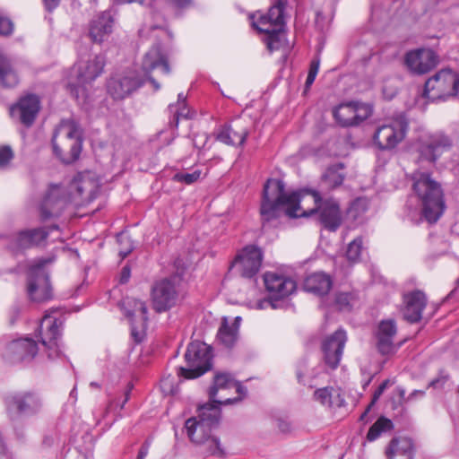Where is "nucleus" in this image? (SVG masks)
Returning <instances> with one entry per match:
<instances>
[{"mask_svg":"<svg viewBox=\"0 0 459 459\" xmlns=\"http://www.w3.org/2000/svg\"><path fill=\"white\" fill-rule=\"evenodd\" d=\"M300 210V196L297 192L287 193L285 184L281 179L268 178L264 185L260 216L262 227L278 220L282 214L289 218H298Z\"/></svg>","mask_w":459,"mask_h":459,"instance_id":"f257e3e1","label":"nucleus"},{"mask_svg":"<svg viewBox=\"0 0 459 459\" xmlns=\"http://www.w3.org/2000/svg\"><path fill=\"white\" fill-rule=\"evenodd\" d=\"M221 416V408L212 404H204L198 408V416L186 420L185 429L193 443L202 445L204 452L210 455L223 458L226 452L221 446L219 437L212 435L217 429Z\"/></svg>","mask_w":459,"mask_h":459,"instance_id":"f03ea898","label":"nucleus"},{"mask_svg":"<svg viewBox=\"0 0 459 459\" xmlns=\"http://www.w3.org/2000/svg\"><path fill=\"white\" fill-rule=\"evenodd\" d=\"M412 180V189L420 203V219L436 223L446 208L441 185L429 172L415 171Z\"/></svg>","mask_w":459,"mask_h":459,"instance_id":"7ed1b4c3","label":"nucleus"},{"mask_svg":"<svg viewBox=\"0 0 459 459\" xmlns=\"http://www.w3.org/2000/svg\"><path fill=\"white\" fill-rule=\"evenodd\" d=\"M51 144L53 153L63 163L71 164L77 160L82 146L79 124L73 119L62 120L54 130Z\"/></svg>","mask_w":459,"mask_h":459,"instance_id":"20e7f679","label":"nucleus"},{"mask_svg":"<svg viewBox=\"0 0 459 459\" xmlns=\"http://www.w3.org/2000/svg\"><path fill=\"white\" fill-rule=\"evenodd\" d=\"M54 256L35 259L28 267L26 292L29 299L35 303H43L54 298L49 273L46 266L54 262Z\"/></svg>","mask_w":459,"mask_h":459,"instance_id":"39448f33","label":"nucleus"},{"mask_svg":"<svg viewBox=\"0 0 459 459\" xmlns=\"http://www.w3.org/2000/svg\"><path fill=\"white\" fill-rule=\"evenodd\" d=\"M212 349L200 341L191 342L185 352L186 367H179L178 375L186 379L200 377L212 368Z\"/></svg>","mask_w":459,"mask_h":459,"instance_id":"423d86ee","label":"nucleus"},{"mask_svg":"<svg viewBox=\"0 0 459 459\" xmlns=\"http://www.w3.org/2000/svg\"><path fill=\"white\" fill-rule=\"evenodd\" d=\"M458 93L459 74L451 68H443L425 82L422 96L437 102L455 98Z\"/></svg>","mask_w":459,"mask_h":459,"instance_id":"0eeeda50","label":"nucleus"},{"mask_svg":"<svg viewBox=\"0 0 459 459\" xmlns=\"http://www.w3.org/2000/svg\"><path fill=\"white\" fill-rule=\"evenodd\" d=\"M311 194L315 199L316 206L302 212L303 217H311L325 230L335 232L342 222V216L339 203L328 198L323 200L319 191L311 190Z\"/></svg>","mask_w":459,"mask_h":459,"instance_id":"6e6552de","label":"nucleus"},{"mask_svg":"<svg viewBox=\"0 0 459 459\" xmlns=\"http://www.w3.org/2000/svg\"><path fill=\"white\" fill-rule=\"evenodd\" d=\"M182 275L177 273L153 282L151 299L157 313L166 312L177 305Z\"/></svg>","mask_w":459,"mask_h":459,"instance_id":"1a4fd4ad","label":"nucleus"},{"mask_svg":"<svg viewBox=\"0 0 459 459\" xmlns=\"http://www.w3.org/2000/svg\"><path fill=\"white\" fill-rule=\"evenodd\" d=\"M408 130V119L401 115L376 129L372 136L373 144L379 151H392L405 138Z\"/></svg>","mask_w":459,"mask_h":459,"instance_id":"9d476101","label":"nucleus"},{"mask_svg":"<svg viewBox=\"0 0 459 459\" xmlns=\"http://www.w3.org/2000/svg\"><path fill=\"white\" fill-rule=\"evenodd\" d=\"M49 237V230L44 227L24 229L11 234L2 236L6 240L5 248L12 255L24 254L28 249L39 247L45 244Z\"/></svg>","mask_w":459,"mask_h":459,"instance_id":"9b49d317","label":"nucleus"},{"mask_svg":"<svg viewBox=\"0 0 459 459\" xmlns=\"http://www.w3.org/2000/svg\"><path fill=\"white\" fill-rule=\"evenodd\" d=\"M4 403L7 414L12 420H15L22 416L34 415L42 407L39 395L31 391L11 394L5 397Z\"/></svg>","mask_w":459,"mask_h":459,"instance_id":"f8f14e48","label":"nucleus"},{"mask_svg":"<svg viewBox=\"0 0 459 459\" xmlns=\"http://www.w3.org/2000/svg\"><path fill=\"white\" fill-rule=\"evenodd\" d=\"M71 201V192L65 186L51 184L39 205L41 221L59 217Z\"/></svg>","mask_w":459,"mask_h":459,"instance_id":"ddd939ff","label":"nucleus"},{"mask_svg":"<svg viewBox=\"0 0 459 459\" xmlns=\"http://www.w3.org/2000/svg\"><path fill=\"white\" fill-rule=\"evenodd\" d=\"M64 322L61 319L55 318L46 315L39 327V336L40 342L46 348L48 358L56 359L63 355L59 341L62 336Z\"/></svg>","mask_w":459,"mask_h":459,"instance_id":"4468645a","label":"nucleus"},{"mask_svg":"<svg viewBox=\"0 0 459 459\" xmlns=\"http://www.w3.org/2000/svg\"><path fill=\"white\" fill-rule=\"evenodd\" d=\"M263 258L264 254L260 247L247 245L236 255L230 269H235L243 278L252 279L258 273Z\"/></svg>","mask_w":459,"mask_h":459,"instance_id":"2eb2a0df","label":"nucleus"},{"mask_svg":"<svg viewBox=\"0 0 459 459\" xmlns=\"http://www.w3.org/2000/svg\"><path fill=\"white\" fill-rule=\"evenodd\" d=\"M104 65L105 57L102 55H97L94 59L87 62L80 60L76 64L78 84L72 82L67 84L70 94L78 100L80 92L84 91L82 85L91 82L100 76L103 72Z\"/></svg>","mask_w":459,"mask_h":459,"instance_id":"dca6fc26","label":"nucleus"},{"mask_svg":"<svg viewBox=\"0 0 459 459\" xmlns=\"http://www.w3.org/2000/svg\"><path fill=\"white\" fill-rule=\"evenodd\" d=\"M38 351V344L33 339L22 338L8 342L2 356L11 365H27L34 359Z\"/></svg>","mask_w":459,"mask_h":459,"instance_id":"f3484780","label":"nucleus"},{"mask_svg":"<svg viewBox=\"0 0 459 459\" xmlns=\"http://www.w3.org/2000/svg\"><path fill=\"white\" fill-rule=\"evenodd\" d=\"M397 333V326L393 319L382 320L378 323L374 333L373 340L377 352L381 356H392L400 348V344L394 342Z\"/></svg>","mask_w":459,"mask_h":459,"instance_id":"a211bd4d","label":"nucleus"},{"mask_svg":"<svg viewBox=\"0 0 459 459\" xmlns=\"http://www.w3.org/2000/svg\"><path fill=\"white\" fill-rule=\"evenodd\" d=\"M264 281L270 294V304L273 308L280 307L279 302L292 294L296 289V281L276 273H266Z\"/></svg>","mask_w":459,"mask_h":459,"instance_id":"6ab92c4d","label":"nucleus"},{"mask_svg":"<svg viewBox=\"0 0 459 459\" xmlns=\"http://www.w3.org/2000/svg\"><path fill=\"white\" fill-rule=\"evenodd\" d=\"M439 63L438 55L430 48H417L405 54L404 65L412 74L421 75L433 70Z\"/></svg>","mask_w":459,"mask_h":459,"instance_id":"aec40b11","label":"nucleus"},{"mask_svg":"<svg viewBox=\"0 0 459 459\" xmlns=\"http://www.w3.org/2000/svg\"><path fill=\"white\" fill-rule=\"evenodd\" d=\"M39 98L33 93L27 94L19 99L18 102L10 108V115L16 116L19 121L26 127H30L39 112Z\"/></svg>","mask_w":459,"mask_h":459,"instance_id":"412c9836","label":"nucleus"},{"mask_svg":"<svg viewBox=\"0 0 459 459\" xmlns=\"http://www.w3.org/2000/svg\"><path fill=\"white\" fill-rule=\"evenodd\" d=\"M346 341V332L340 328L323 342L324 361L330 368L339 366Z\"/></svg>","mask_w":459,"mask_h":459,"instance_id":"4be33fe9","label":"nucleus"},{"mask_svg":"<svg viewBox=\"0 0 459 459\" xmlns=\"http://www.w3.org/2000/svg\"><path fill=\"white\" fill-rule=\"evenodd\" d=\"M160 67L164 74L170 73V67L167 56L162 53L160 44L153 45L150 50L144 55L142 69L147 76V80L152 84L155 91L160 90V83L151 75V73Z\"/></svg>","mask_w":459,"mask_h":459,"instance_id":"5701e85b","label":"nucleus"},{"mask_svg":"<svg viewBox=\"0 0 459 459\" xmlns=\"http://www.w3.org/2000/svg\"><path fill=\"white\" fill-rule=\"evenodd\" d=\"M125 316L131 322V334L136 342H141L139 328H146L148 321V308L146 304L140 299H129L125 301Z\"/></svg>","mask_w":459,"mask_h":459,"instance_id":"b1692460","label":"nucleus"},{"mask_svg":"<svg viewBox=\"0 0 459 459\" xmlns=\"http://www.w3.org/2000/svg\"><path fill=\"white\" fill-rule=\"evenodd\" d=\"M249 130L240 120L233 124H225L219 126L215 132V139L224 144L241 147L245 144Z\"/></svg>","mask_w":459,"mask_h":459,"instance_id":"393cba45","label":"nucleus"},{"mask_svg":"<svg viewBox=\"0 0 459 459\" xmlns=\"http://www.w3.org/2000/svg\"><path fill=\"white\" fill-rule=\"evenodd\" d=\"M451 146L452 141L447 135L442 133L436 134L420 145V158L434 164Z\"/></svg>","mask_w":459,"mask_h":459,"instance_id":"a878e982","label":"nucleus"},{"mask_svg":"<svg viewBox=\"0 0 459 459\" xmlns=\"http://www.w3.org/2000/svg\"><path fill=\"white\" fill-rule=\"evenodd\" d=\"M145 83L138 76L111 77L107 84L108 92L114 100H123Z\"/></svg>","mask_w":459,"mask_h":459,"instance_id":"bb28decb","label":"nucleus"},{"mask_svg":"<svg viewBox=\"0 0 459 459\" xmlns=\"http://www.w3.org/2000/svg\"><path fill=\"white\" fill-rule=\"evenodd\" d=\"M234 381L235 378L232 374L229 372H216L213 376L212 385L208 390L210 402L206 404L216 405L220 408V405H229L240 402V397L229 398L224 401L215 399L220 389L233 388Z\"/></svg>","mask_w":459,"mask_h":459,"instance_id":"cd10ccee","label":"nucleus"},{"mask_svg":"<svg viewBox=\"0 0 459 459\" xmlns=\"http://www.w3.org/2000/svg\"><path fill=\"white\" fill-rule=\"evenodd\" d=\"M404 319L411 324L420 321L422 311L427 305V299L424 292L421 290L411 291L404 295Z\"/></svg>","mask_w":459,"mask_h":459,"instance_id":"c85d7f7f","label":"nucleus"},{"mask_svg":"<svg viewBox=\"0 0 459 459\" xmlns=\"http://www.w3.org/2000/svg\"><path fill=\"white\" fill-rule=\"evenodd\" d=\"M113 17L106 11L92 19L90 23L89 35L94 43L103 42L112 32Z\"/></svg>","mask_w":459,"mask_h":459,"instance_id":"c756f323","label":"nucleus"},{"mask_svg":"<svg viewBox=\"0 0 459 459\" xmlns=\"http://www.w3.org/2000/svg\"><path fill=\"white\" fill-rule=\"evenodd\" d=\"M333 286L331 276L324 272H316L308 274L303 282V289L307 292L316 296L328 294Z\"/></svg>","mask_w":459,"mask_h":459,"instance_id":"7c9ffc66","label":"nucleus"},{"mask_svg":"<svg viewBox=\"0 0 459 459\" xmlns=\"http://www.w3.org/2000/svg\"><path fill=\"white\" fill-rule=\"evenodd\" d=\"M387 459H413L414 445L410 437H397L392 438L385 449Z\"/></svg>","mask_w":459,"mask_h":459,"instance_id":"2f4dec72","label":"nucleus"},{"mask_svg":"<svg viewBox=\"0 0 459 459\" xmlns=\"http://www.w3.org/2000/svg\"><path fill=\"white\" fill-rule=\"evenodd\" d=\"M343 169L344 164L342 162L328 166L320 178V191L330 192L341 186L345 179Z\"/></svg>","mask_w":459,"mask_h":459,"instance_id":"473e14b6","label":"nucleus"},{"mask_svg":"<svg viewBox=\"0 0 459 459\" xmlns=\"http://www.w3.org/2000/svg\"><path fill=\"white\" fill-rule=\"evenodd\" d=\"M19 83V76L11 60L0 51V87L11 89Z\"/></svg>","mask_w":459,"mask_h":459,"instance_id":"72a5a7b5","label":"nucleus"},{"mask_svg":"<svg viewBox=\"0 0 459 459\" xmlns=\"http://www.w3.org/2000/svg\"><path fill=\"white\" fill-rule=\"evenodd\" d=\"M355 113V101L341 103L333 109L334 119L342 127L357 126V121L353 118Z\"/></svg>","mask_w":459,"mask_h":459,"instance_id":"f704fd0d","label":"nucleus"},{"mask_svg":"<svg viewBox=\"0 0 459 459\" xmlns=\"http://www.w3.org/2000/svg\"><path fill=\"white\" fill-rule=\"evenodd\" d=\"M264 34V42L270 52L279 50L285 46L287 42L285 26H277L273 29L262 30Z\"/></svg>","mask_w":459,"mask_h":459,"instance_id":"c9c22d12","label":"nucleus"},{"mask_svg":"<svg viewBox=\"0 0 459 459\" xmlns=\"http://www.w3.org/2000/svg\"><path fill=\"white\" fill-rule=\"evenodd\" d=\"M314 399L324 406L327 407H341L343 399L337 390L332 386L318 388L314 392Z\"/></svg>","mask_w":459,"mask_h":459,"instance_id":"e433bc0d","label":"nucleus"},{"mask_svg":"<svg viewBox=\"0 0 459 459\" xmlns=\"http://www.w3.org/2000/svg\"><path fill=\"white\" fill-rule=\"evenodd\" d=\"M273 4L270 7L267 14L276 26H286L285 11L289 5V0H273Z\"/></svg>","mask_w":459,"mask_h":459,"instance_id":"4c0bfd02","label":"nucleus"},{"mask_svg":"<svg viewBox=\"0 0 459 459\" xmlns=\"http://www.w3.org/2000/svg\"><path fill=\"white\" fill-rule=\"evenodd\" d=\"M238 332L236 326H230L226 318L223 321L218 331V338L227 347L232 348L238 340Z\"/></svg>","mask_w":459,"mask_h":459,"instance_id":"58836bf2","label":"nucleus"},{"mask_svg":"<svg viewBox=\"0 0 459 459\" xmlns=\"http://www.w3.org/2000/svg\"><path fill=\"white\" fill-rule=\"evenodd\" d=\"M394 424L391 420L381 416L377 421L369 428L367 434V440L369 442L377 439L383 432L393 429Z\"/></svg>","mask_w":459,"mask_h":459,"instance_id":"ea45409f","label":"nucleus"},{"mask_svg":"<svg viewBox=\"0 0 459 459\" xmlns=\"http://www.w3.org/2000/svg\"><path fill=\"white\" fill-rule=\"evenodd\" d=\"M362 250H363V238H362V237H357L347 247V250H346L347 260L352 264L359 262Z\"/></svg>","mask_w":459,"mask_h":459,"instance_id":"a19ab883","label":"nucleus"},{"mask_svg":"<svg viewBox=\"0 0 459 459\" xmlns=\"http://www.w3.org/2000/svg\"><path fill=\"white\" fill-rule=\"evenodd\" d=\"M355 106L356 113L353 118L357 121L358 126L372 115L373 108L371 105L359 101H355Z\"/></svg>","mask_w":459,"mask_h":459,"instance_id":"79ce46f5","label":"nucleus"},{"mask_svg":"<svg viewBox=\"0 0 459 459\" xmlns=\"http://www.w3.org/2000/svg\"><path fill=\"white\" fill-rule=\"evenodd\" d=\"M201 176V170H195L192 173L178 172L173 176V180L176 182L185 183L191 185L196 182Z\"/></svg>","mask_w":459,"mask_h":459,"instance_id":"37998d69","label":"nucleus"},{"mask_svg":"<svg viewBox=\"0 0 459 459\" xmlns=\"http://www.w3.org/2000/svg\"><path fill=\"white\" fill-rule=\"evenodd\" d=\"M351 295L348 292H339L335 295L334 303L339 310H351Z\"/></svg>","mask_w":459,"mask_h":459,"instance_id":"c03bdc74","label":"nucleus"},{"mask_svg":"<svg viewBox=\"0 0 459 459\" xmlns=\"http://www.w3.org/2000/svg\"><path fill=\"white\" fill-rule=\"evenodd\" d=\"M14 24L10 18L0 13V36L9 37L13 33Z\"/></svg>","mask_w":459,"mask_h":459,"instance_id":"a18cd8bd","label":"nucleus"},{"mask_svg":"<svg viewBox=\"0 0 459 459\" xmlns=\"http://www.w3.org/2000/svg\"><path fill=\"white\" fill-rule=\"evenodd\" d=\"M319 64H320V60L318 58L313 59L311 61L310 65H309L308 74H307L306 82H305L306 89H309L311 87V85L313 84V82H315L316 77L318 73V70H319Z\"/></svg>","mask_w":459,"mask_h":459,"instance_id":"49530a36","label":"nucleus"},{"mask_svg":"<svg viewBox=\"0 0 459 459\" xmlns=\"http://www.w3.org/2000/svg\"><path fill=\"white\" fill-rule=\"evenodd\" d=\"M252 25L260 33H263L262 30L268 29V30H270V29L277 27L271 22V18L268 14L261 15L257 22H253Z\"/></svg>","mask_w":459,"mask_h":459,"instance_id":"de8ad7c7","label":"nucleus"},{"mask_svg":"<svg viewBox=\"0 0 459 459\" xmlns=\"http://www.w3.org/2000/svg\"><path fill=\"white\" fill-rule=\"evenodd\" d=\"M13 157V152L9 145L0 147V169L6 168Z\"/></svg>","mask_w":459,"mask_h":459,"instance_id":"09e8293b","label":"nucleus"},{"mask_svg":"<svg viewBox=\"0 0 459 459\" xmlns=\"http://www.w3.org/2000/svg\"><path fill=\"white\" fill-rule=\"evenodd\" d=\"M168 109L170 114H172V117L169 121V126L171 128H177L179 122V117H186V115L182 110H179L177 105H169Z\"/></svg>","mask_w":459,"mask_h":459,"instance_id":"8fccbe9b","label":"nucleus"},{"mask_svg":"<svg viewBox=\"0 0 459 459\" xmlns=\"http://www.w3.org/2000/svg\"><path fill=\"white\" fill-rule=\"evenodd\" d=\"M448 379V374H446L444 370H440L438 376L429 383L427 388L431 387L434 389H440L445 385Z\"/></svg>","mask_w":459,"mask_h":459,"instance_id":"3c124183","label":"nucleus"},{"mask_svg":"<svg viewBox=\"0 0 459 459\" xmlns=\"http://www.w3.org/2000/svg\"><path fill=\"white\" fill-rule=\"evenodd\" d=\"M390 384V381L389 379H386L385 381H383L379 385L378 387L375 390L374 394H373V396H372V403H376L377 401L380 398V396L383 394V393L385 392V390L387 388V386L389 385Z\"/></svg>","mask_w":459,"mask_h":459,"instance_id":"603ef678","label":"nucleus"},{"mask_svg":"<svg viewBox=\"0 0 459 459\" xmlns=\"http://www.w3.org/2000/svg\"><path fill=\"white\" fill-rule=\"evenodd\" d=\"M307 360L306 359H302L298 368H297V370H296V376H297V379H298V382L301 385H305L304 383V376H305V371H306V368H307Z\"/></svg>","mask_w":459,"mask_h":459,"instance_id":"864d4df0","label":"nucleus"},{"mask_svg":"<svg viewBox=\"0 0 459 459\" xmlns=\"http://www.w3.org/2000/svg\"><path fill=\"white\" fill-rule=\"evenodd\" d=\"M21 316V307L18 304H14L10 309L9 322L10 325H14L15 322Z\"/></svg>","mask_w":459,"mask_h":459,"instance_id":"5fc2aeb1","label":"nucleus"},{"mask_svg":"<svg viewBox=\"0 0 459 459\" xmlns=\"http://www.w3.org/2000/svg\"><path fill=\"white\" fill-rule=\"evenodd\" d=\"M152 440L146 439L143 445L141 446L136 459H145L149 453V449L151 446Z\"/></svg>","mask_w":459,"mask_h":459,"instance_id":"6e6d98bb","label":"nucleus"},{"mask_svg":"<svg viewBox=\"0 0 459 459\" xmlns=\"http://www.w3.org/2000/svg\"><path fill=\"white\" fill-rule=\"evenodd\" d=\"M130 277H131V268L129 265L126 264L122 268V270L120 272L119 283L120 284L127 283Z\"/></svg>","mask_w":459,"mask_h":459,"instance_id":"4d7b16f0","label":"nucleus"},{"mask_svg":"<svg viewBox=\"0 0 459 459\" xmlns=\"http://www.w3.org/2000/svg\"><path fill=\"white\" fill-rule=\"evenodd\" d=\"M277 428L283 434H288V433H290L291 431V425H290V423L289 421L285 420H282V419H278L277 420Z\"/></svg>","mask_w":459,"mask_h":459,"instance_id":"13d9d810","label":"nucleus"},{"mask_svg":"<svg viewBox=\"0 0 459 459\" xmlns=\"http://www.w3.org/2000/svg\"><path fill=\"white\" fill-rule=\"evenodd\" d=\"M233 387L236 388L237 393L239 394L238 397L242 399V396H246L247 393V387L244 386L239 381L235 379Z\"/></svg>","mask_w":459,"mask_h":459,"instance_id":"bf43d9fd","label":"nucleus"},{"mask_svg":"<svg viewBox=\"0 0 459 459\" xmlns=\"http://www.w3.org/2000/svg\"><path fill=\"white\" fill-rule=\"evenodd\" d=\"M43 2L48 12H52L60 4V0H43Z\"/></svg>","mask_w":459,"mask_h":459,"instance_id":"052dcab7","label":"nucleus"},{"mask_svg":"<svg viewBox=\"0 0 459 459\" xmlns=\"http://www.w3.org/2000/svg\"><path fill=\"white\" fill-rule=\"evenodd\" d=\"M425 394V390H414L407 396L406 401L411 402L417 398H422Z\"/></svg>","mask_w":459,"mask_h":459,"instance_id":"680f3d73","label":"nucleus"},{"mask_svg":"<svg viewBox=\"0 0 459 459\" xmlns=\"http://www.w3.org/2000/svg\"><path fill=\"white\" fill-rule=\"evenodd\" d=\"M177 8H186L191 4V0H169Z\"/></svg>","mask_w":459,"mask_h":459,"instance_id":"e2e57ef3","label":"nucleus"},{"mask_svg":"<svg viewBox=\"0 0 459 459\" xmlns=\"http://www.w3.org/2000/svg\"><path fill=\"white\" fill-rule=\"evenodd\" d=\"M186 97L184 95V93H179L178 95V103L176 104L178 108H179V110H182L183 112L186 109Z\"/></svg>","mask_w":459,"mask_h":459,"instance_id":"0e129e2a","label":"nucleus"},{"mask_svg":"<svg viewBox=\"0 0 459 459\" xmlns=\"http://www.w3.org/2000/svg\"><path fill=\"white\" fill-rule=\"evenodd\" d=\"M396 393L400 398V402H399L400 404L409 403V401H406V399H407V397L405 396L406 392L403 387H402V386L396 387Z\"/></svg>","mask_w":459,"mask_h":459,"instance_id":"69168bd1","label":"nucleus"},{"mask_svg":"<svg viewBox=\"0 0 459 459\" xmlns=\"http://www.w3.org/2000/svg\"><path fill=\"white\" fill-rule=\"evenodd\" d=\"M324 15L322 13V12L320 11H317L316 13V25L317 28H319L320 30H323V25L321 24V22L324 21Z\"/></svg>","mask_w":459,"mask_h":459,"instance_id":"338daca9","label":"nucleus"},{"mask_svg":"<svg viewBox=\"0 0 459 459\" xmlns=\"http://www.w3.org/2000/svg\"><path fill=\"white\" fill-rule=\"evenodd\" d=\"M133 250V247H129L128 248L126 249H124V250H120L119 251V255L122 257V258H126Z\"/></svg>","mask_w":459,"mask_h":459,"instance_id":"774afa93","label":"nucleus"}]
</instances>
